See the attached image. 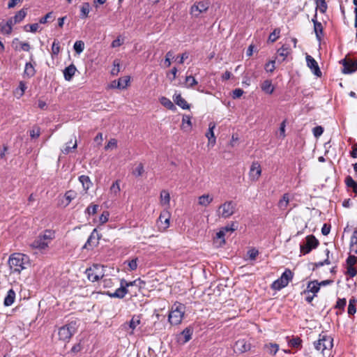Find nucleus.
<instances>
[{
	"label": "nucleus",
	"mask_w": 357,
	"mask_h": 357,
	"mask_svg": "<svg viewBox=\"0 0 357 357\" xmlns=\"http://www.w3.org/2000/svg\"><path fill=\"white\" fill-rule=\"evenodd\" d=\"M54 238V231L50 229H46L43 233L40 234L35 240L30 243V247L33 249L43 252L48 248L50 243Z\"/></svg>",
	"instance_id": "f257e3e1"
},
{
	"label": "nucleus",
	"mask_w": 357,
	"mask_h": 357,
	"mask_svg": "<svg viewBox=\"0 0 357 357\" xmlns=\"http://www.w3.org/2000/svg\"><path fill=\"white\" fill-rule=\"evenodd\" d=\"M8 265L13 272L20 273L29 265V258L22 253H13L9 257Z\"/></svg>",
	"instance_id": "f03ea898"
},
{
	"label": "nucleus",
	"mask_w": 357,
	"mask_h": 357,
	"mask_svg": "<svg viewBox=\"0 0 357 357\" xmlns=\"http://www.w3.org/2000/svg\"><path fill=\"white\" fill-rule=\"evenodd\" d=\"M316 350L321 351L324 356H330L333 347V339L324 333L319 336V339L314 342Z\"/></svg>",
	"instance_id": "7ed1b4c3"
},
{
	"label": "nucleus",
	"mask_w": 357,
	"mask_h": 357,
	"mask_svg": "<svg viewBox=\"0 0 357 357\" xmlns=\"http://www.w3.org/2000/svg\"><path fill=\"white\" fill-rule=\"evenodd\" d=\"M185 312V306L180 303H175L172 305L168 316V320L172 325L181 324Z\"/></svg>",
	"instance_id": "20e7f679"
},
{
	"label": "nucleus",
	"mask_w": 357,
	"mask_h": 357,
	"mask_svg": "<svg viewBox=\"0 0 357 357\" xmlns=\"http://www.w3.org/2000/svg\"><path fill=\"white\" fill-rule=\"evenodd\" d=\"M236 208V202L231 200L225 201L218 206L216 215L220 218L227 219L235 213Z\"/></svg>",
	"instance_id": "39448f33"
},
{
	"label": "nucleus",
	"mask_w": 357,
	"mask_h": 357,
	"mask_svg": "<svg viewBox=\"0 0 357 357\" xmlns=\"http://www.w3.org/2000/svg\"><path fill=\"white\" fill-rule=\"evenodd\" d=\"M77 329V324L76 321H72L65 326L61 327L59 330V337L60 340L66 341L70 340L73 334L75 333Z\"/></svg>",
	"instance_id": "423d86ee"
},
{
	"label": "nucleus",
	"mask_w": 357,
	"mask_h": 357,
	"mask_svg": "<svg viewBox=\"0 0 357 357\" xmlns=\"http://www.w3.org/2000/svg\"><path fill=\"white\" fill-rule=\"evenodd\" d=\"M292 278L293 273L290 269L287 268L280 278L273 282L271 288L275 290H280L287 287Z\"/></svg>",
	"instance_id": "0eeeda50"
},
{
	"label": "nucleus",
	"mask_w": 357,
	"mask_h": 357,
	"mask_svg": "<svg viewBox=\"0 0 357 357\" xmlns=\"http://www.w3.org/2000/svg\"><path fill=\"white\" fill-rule=\"evenodd\" d=\"M88 279L94 282L102 279L104 276L103 266L95 264L86 270Z\"/></svg>",
	"instance_id": "6e6552de"
},
{
	"label": "nucleus",
	"mask_w": 357,
	"mask_h": 357,
	"mask_svg": "<svg viewBox=\"0 0 357 357\" xmlns=\"http://www.w3.org/2000/svg\"><path fill=\"white\" fill-rule=\"evenodd\" d=\"M318 245V240L313 235H309L306 237L305 244L300 245L301 252L303 255L308 254L312 249L316 248Z\"/></svg>",
	"instance_id": "1a4fd4ad"
},
{
	"label": "nucleus",
	"mask_w": 357,
	"mask_h": 357,
	"mask_svg": "<svg viewBox=\"0 0 357 357\" xmlns=\"http://www.w3.org/2000/svg\"><path fill=\"white\" fill-rule=\"evenodd\" d=\"M208 8V1L196 2L191 6L190 14L195 17H199L202 13L206 12Z\"/></svg>",
	"instance_id": "9d476101"
},
{
	"label": "nucleus",
	"mask_w": 357,
	"mask_h": 357,
	"mask_svg": "<svg viewBox=\"0 0 357 357\" xmlns=\"http://www.w3.org/2000/svg\"><path fill=\"white\" fill-rule=\"evenodd\" d=\"M251 349V344L245 339H240L235 342L234 351L239 354L247 352Z\"/></svg>",
	"instance_id": "9b49d317"
},
{
	"label": "nucleus",
	"mask_w": 357,
	"mask_h": 357,
	"mask_svg": "<svg viewBox=\"0 0 357 357\" xmlns=\"http://www.w3.org/2000/svg\"><path fill=\"white\" fill-rule=\"evenodd\" d=\"M305 59L307 67L310 68L314 75L320 77L322 73L317 61L312 56L308 54H307Z\"/></svg>",
	"instance_id": "f8f14e48"
},
{
	"label": "nucleus",
	"mask_w": 357,
	"mask_h": 357,
	"mask_svg": "<svg viewBox=\"0 0 357 357\" xmlns=\"http://www.w3.org/2000/svg\"><path fill=\"white\" fill-rule=\"evenodd\" d=\"M343 68L342 70L344 74H350L357 70V60H343Z\"/></svg>",
	"instance_id": "ddd939ff"
},
{
	"label": "nucleus",
	"mask_w": 357,
	"mask_h": 357,
	"mask_svg": "<svg viewBox=\"0 0 357 357\" xmlns=\"http://www.w3.org/2000/svg\"><path fill=\"white\" fill-rule=\"evenodd\" d=\"M128 284L125 280L121 281V287L118 288L114 293H108L110 297L123 298L128 293Z\"/></svg>",
	"instance_id": "4468645a"
},
{
	"label": "nucleus",
	"mask_w": 357,
	"mask_h": 357,
	"mask_svg": "<svg viewBox=\"0 0 357 357\" xmlns=\"http://www.w3.org/2000/svg\"><path fill=\"white\" fill-rule=\"evenodd\" d=\"M261 174V168L258 162H252L249 172V176L250 180L256 181L259 179Z\"/></svg>",
	"instance_id": "2eb2a0df"
},
{
	"label": "nucleus",
	"mask_w": 357,
	"mask_h": 357,
	"mask_svg": "<svg viewBox=\"0 0 357 357\" xmlns=\"http://www.w3.org/2000/svg\"><path fill=\"white\" fill-rule=\"evenodd\" d=\"M98 234L97 233L96 229H94L88 238L87 241L83 246V248L89 249L90 248L95 246L98 243Z\"/></svg>",
	"instance_id": "dca6fc26"
},
{
	"label": "nucleus",
	"mask_w": 357,
	"mask_h": 357,
	"mask_svg": "<svg viewBox=\"0 0 357 357\" xmlns=\"http://www.w3.org/2000/svg\"><path fill=\"white\" fill-rule=\"evenodd\" d=\"M130 82V77H123L121 78H119L118 81H113L109 87L112 89H126Z\"/></svg>",
	"instance_id": "f3484780"
},
{
	"label": "nucleus",
	"mask_w": 357,
	"mask_h": 357,
	"mask_svg": "<svg viewBox=\"0 0 357 357\" xmlns=\"http://www.w3.org/2000/svg\"><path fill=\"white\" fill-rule=\"evenodd\" d=\"M215 128V124L213 122H211L208 125V130L206 133V137L208 139V145L214 146L216 142L215 137L214 135L213 130Z\"/></svg>",
	"instance_id": "a211bd4d"
},
{
	"label": "nucleus",
	"mask_w": 357,
	"mask_h": 357,
	"mask_svg": "<svg viewBox=\"0 0 357 357\" xmlns=\"http://www.w3.org/2000/svg\"><path fill=\"white\" fill-rule=\"evenodd\" d=\"M320 289V287L318 284L317 280L310 281L307 283V289L303 291V294L311 292L314 294V296H317V294L319 292Z\"/></svg>",
	"instance_id": "6ab92c4d"
},
{
	"label": "nucleus",
	"mask_w": 357,
	"mask_h": 357,
	"mask_svg": "<svg viewBox=\"0 0 357 357\" xmlns=\"http://www.w3.org/2000/svg\"><path fill=\"white\" fill-rule=\"evenodd\" d=\"M36 63H32L31 62H28L25 64L24 70V77L27 78L33 77L36 74L35 69Z\"/></svg>",
	"instance_id": "aec40b11"
},
{
	"label": "nucleus",
	"mask_w": 357,
	"mask_h": 357,
	"mask_svg": "<svg viewBox=\"0 0 357 357\" xmlns=\"http://www.w3.org/2000/svg\"><path fill=\"white\" fill-rule=\"evenodd\" d=\"M141 314H135L132 317L130 321L128 322V327L132 330L130 333V335L134 333V331L141 323Z\"/></svg>",
	"instance_id": "412c9836"
},
{
	"label": "nucleus",
	"mask_w": 357,
	"mask_h": 357,
	"mask_svg": "<svg viewBox=\"0 0 357 357\" xmlns=\"http://www.w3.org/2000/svg\"><path fill=\"white\" fill-rule=\"evenodd\" d=\"M312 22L314 24V30L316 33V36L317 39L320 40L323 34V26L321 22L317 20V15H315L314 17L312 19Z\"/></svg>",
	"instance_id": "4be33fe9"
},
{
	"label": "nucleus",
	"mask_w": 357,
	"mask_h": 357,
	"mask_svg": "<svg viewBox=\"0 0 357 357\" xmlns=\"http://www.w3.org/2000/svg\"><path fill=\"white\" fill-rule=\"evenodd\" d=\"M76 70H77L76 67L73 64H71V65L68 66V67H66L63 70V75H64L65 79L67 81H70L72 79L73 77L74 76Z\"/></svg>",
	"instance_id": "5701e85b"
},
{
	"label": "nucleus",
	"mask_w": 357,
	"mask_h": 357,
	"mask_svg": "<svg viewBox=\"0 0 357 357\" xmlns=\"http://www.w3.org/2000/svg\"><path fill=\"white\" fill-rule=\"evenodd\" d=\"M213 200V196L208 194H204L198 197V204L206 207L208 206Z\"/></svg>",
	"instance_id": "b1692460"
},
{
	"label": "nucleus",
	"mask_w": 357,
	"mask_h": 357,
	"mask_svg": "<svg viewBox=\"0 0 357 357\" xmlns=\"http://www.w3.org/2000/svg\"><path fill=\"white\" fill-rule=\"evenodd\" d=\"M169 219H170V214L167 211H164L161 212V213L158 218V221L160 222L162 224L164 223V226H163L164 229L169 227Z\"/></svg>",
	"instance_id": "393cba45"
},
{
	"label": "nucleus",
	"mask_w": 357,
	"mask_h": 357,
	"mask_svg": "<svg viewBox=\"0 0 357 357\" xmlns=\"http://www.w3.org/2000/svg\"><path fill=\"white\" fill-rule=\"evenodd\" d=\"M174 100L177 105L181 107L182 109H188L190 108V105L187 103L185 100L182 98L180 93L175 94L174 96Z\"/></svg>",
	"instance_id": "a878e982"
},
{
	"label": "nucleus",
	"mask_w": 357,
	"mask_h": 357,
	"mask_svg": "<svg viewBox=\"0 0 357 357\" xmlns=\"http://www.w3.org/2000/svg\"><path fill=\"white\" fill-rule=\"evenodd\" d=\"M15 298V292L11 289L8 291L6 296L4 298V305L10 306L14 303Z\"/></svg>",
	"instance_id": "bb28decb"
},
{
	"label": "nucleus",
	"mask_w": 357,
	"mask_h": 357,
	"mask_svg": "<svg viewBox=\"0 0 357 357\" xmlns=\"http://www.w3.org/2000/svg\"><path fill=\"white\" fill-rule=\"evenodd\" d=\"M261 90L268 94H272L274 91V86L271 80L266 79L263 82L261 86Z\"/></svg>",
	"instance_id": "cd10ccee"
},
{
	"label": "nucleus",
	"mask_w": 357,
	"mask_h": 357,
	"mask_svg": "<svg viewBox=\"0 0 357 357\" xmlns=\"http://www.w3.org/2000/svg\"><path fill=\"white\" fill-rule=\"evenodd\" d=\"M350 248L351 251L357 254V229L354 231L351 237Z\"/></svg>",
	"instance_id": "c85d7f7f"
},
{
	"label": "nucleus",
	"mask_w": 357,
	"mask_h": 357,
	"mask_svg": "<svg viewBox=\"0 0 357 357\" xmlns=\"http://www.w3.org/2000/svg\"><path fill=\"white\" fill-rule=\"evenodd\" d=\"M289 202V194L285 193L283 195L282 197L278 202V207L281 210H285Z\"/></svg>",
	"instance_id": "c756f323"
},
{
	"label": "nucleus",
	"mask_w": 357,
	"mask_h": 357,
	"mask_svg": "<svg viewBox=\"0 0 357 357\" xmlns=\"http://www.w3.org/2000/svg\"><path fill=\"white\" fill-rule=\"evenodd\" d=\"M79 181L82 183L83 188L86 191L90 188V187L92 184L91 182V180L88 176H85V175L80 176L79 177Z\"/></svg>",
	"instance_id": "7c9ffc66"
},
{
	"label": "nucleus",
	"mask_w": 357,
	"mask_h": 357,
	"mask_svg": "<svg viewBox=\"0 0 357 357\" xmlns=\"http://www.w3.org/2000/svg\"><path fill=\"white\" fill-rule=\"evenodd\" d=\"M345 183L347 187L351 188L353 192L357 195V182L355 181L351 176H348L345 178Z\"/></svg>",
	"instance_id": "2f4dec72"
},
{
	"label": "nucleus",
	"mask_w": 357,
	"mask_h": 357,
	"mask_svg": "<svg viewBox=\"0 0 357 357\" xmlns=\"http://www.w3.org/2000/svg\"><path fill=\"white\" fill-rule=\"evenodd\" d=\"M264 347L267 352L273 356L275 355L279 349V345L275 343H268L265 344Z\"/></svg>",
	"instance_id": "473e14b6"
},
{
	"label": "nucleus",
	"mask_w": 357,
	"mask_h": 357,
	"mask_svg": "<svg viewBox=\"0 0 357 357\" xmlns=\"http://www.w3.org/2000/svg\"><path fill=\"white\" fill-rule=\"evenodd\" d=\"M160 102L161 103V105H162L164 107H167V109H170V110H175L176 109V107L175 105L173 104V102L167 98L166 97H162L160 99Z\"/></svg>",
	"instance_id": "72a5a7b5"
},
{
	"label": "nucleus",
	"mask_w": 357,
	"mask_h": 357,
	"mask_svg": "<svg viewBox=\"0 0 357 357\" xmlns=\"http://www.w3.org/2000/svg\"><path fill=\"white\" fill-rule=\"evenodd\" d=\"M26 8H22L20 10H19L15 15L13 17L14 18V22L19 23L21 21L23 20V19L26 17L27 11Z\"/></svg>",
	"instance_id": "f704fd0d"
},
{
	"label": "nucleus",
	"mask_w": 357,
	"mask_h": 357,
	"mask_svg": "<svg viewBox=\"0 0 357 357\" xmlns=\"http://www.w3.org/2000/svg\"><path fill=\"white\" fill-rule=\"evenodd\" d=\"M170 201L169 193L167 190H162L160 192V202L162 205H168Z\"/></svg>",
	"instance_id": "c9c22d12"
},
{
	"label": "nucleus",
	"mask_w": 357,
	"mask_h": 357,
	"mask_svg": "<svg viewBox=\"0 0 357 357\" xmlns=\"http://www.w3.org/2000/svg\"><path fill=\"white\" fill-rule=\"evenodd\" d=\"M77 144L76 140L75 141V142L73 144L71 140L66 144V146L62 149V152L64 154H68L71 151L72 149H75L77 148Z\"/></svg>",
	"instance_id": "e433bc0d"
},
{
	"label": "nucleus",
	"mask_w": 357,
	"mask_h": 357,
	"mask_svg": "<svg viewBox=\"0 0 357 357\" xmlns=\"http://www.w3.org/2000/svg\"><path fill=\"white\" fill-rule=\"evenodd\" d=\"M192 332L189 328H185L181 333L180 339L183 338V342L186 343L191 339Z\"/></svg>",
	"instance_id": "4c0bfd02"
},
{
	"label": "nucleus",
	"mask_w": 357,
	"mask_h": 357,
	"mask_svg": "<svg viewBox=\"0 0 357 357\" xmlns=\"http://www.w3.org/2000/svg\"><path fill=\"white\" fill-rule=\"evenodd\" d=\"M75 52L78 54H81L84 50V43L82 40H77L73 45Z\"/></svg>",
	"instance_id": "58836bf2"
},
{
	"label": "nucleus",
	"mask_w": 357,
	"mask_h": 357,
	"mask_svg": "<svg viewBox=\"0 0 357 357\" xmlns=\"http://www.w3.org/2000/svg\"><path fill=\"white\" fill-rule=\"evenodd\" d=\"M13 29L10 25L6 24L3 22L0 23V31L3 34L9 35L11 33Z\"/></svg>",
	"instance_id": "ea45409f"
},
{
	"label": "nucleus",
	"mask_w": 357,
	"mask_h": 357,
	"mask_svg": "<svg viewBox=\"0 0 357 357\" xmlns=\"http://www.w3.org/2000/svg\"><path fill=\"white\" fill-rule=\"evenodd\" d=\"M356 300L353 298V299H350L349 301V306H348V314L349 315H354L356 312Z\"/></svg>",
	"instance_id": "a19ab883"
},
{
	"label": "nucleus",
	"mask_w": 357,
	"mask_h": 357,
	"mask_svg": "<svg viewBox=\"0 0 357 357\" xmlns=\"http://www.w3.org/2000/svg\"><path fill=\"white\" fill-rule=\"evenodd\" d=\"M185 84L186 87L192 88L194 86L197 84V82L194 77L190 75L185 77Z\"/></svg>",
	"instance_id": "79ce46f5"
},
{
	"label": "nucleus",
	"mask_w": 357,
	"mask_h": 357,
	"mask_svg": "<svg viewBox=\"0 0 357 357\" xmlns=\"http://www.w3.org/2000/svg\"><path fill=\"white\" fill-rule=\"evenodd\" d=\"M90 11V5L89 3H84L81 7V17L85 18L88 17Z\"/></svg>",
	"instance_id": "37998d69"
},
{
	"label": "nucleus",
	"mask_w": 357,
	"mask_h": 357,
	"mask_svg": "<svg viewBox=\"0 0 357 357\" xmlns=\"http://www.w3.org/2000/svg\"><path fill=\"white\" fill-rule=\"evenodd\" d=\"M280 29H275L272 33L269 35L268 40H270L271 43H274L277 40V39L280 37Z\"/></svg>",
	"instance_id": "c03bdc74"
},
{
	"label": "nucleus",
	"mask_w": 357,
	"mask_h": 357,
	"mask_svg": "<svg viewBox=\"0 0 357 357\" xmlns=\"http://www.w3.org/2000/svg\"><path fill=\"white\" fill-rule=\"evenodd\" d=\"M98 208V204H91L90 206H89L86 208L85 213L89 214V215H94L97 213Z\"/></svg>",
	"instance_id": "a18cd8bd"
},
{
	"label": "nucleus",
	"mask_w": 357,
	"mask_h": 357,
	"mask_svg": "<svg viewBox=\"0 0 357 357\" xmlns=\"http://www.w3.org/2000/svg\"><path fill=\"white\" fill-rule=\"evenodd\" d=\"M278 54L283 57V60L288 56L289 54V50L287 47L283 45L282 47L278 49Z\"/></svg>",
	"instance_id": "49530a36"
},
{
	"label": "nucleus",
	"mask_w": 357,
	"mask_h": 357,
	"mask_svg": "<svg viewBox=\"0 0 357 357\" xmlns=\"http://www.w3.org/2000/svg\"><path fill=\"white\" fill-rule=\"evenodd\" d=\"M144 165L142 163H139L133 170L132 174L135 176H140L144 173Z\"/></svg>",
	"instance_id": "de8ad7c7"
},
{
	"label": "nucleus",
	"mask_w": 357,
	"mask_h": 357,
	"mask_svg": "<svg viewBox=\"0 0 357 357\" xmlns=\"http://www.w3.org/2000/svg\"><path fill=\"white\" fill-rule=\"evenodd\" d=\"M60 51V45L59 42L56 40H54L52 45V52L54 55H57L59 53Z\"/></svg>",
	"instance_id": "09e8293b"
},
{
	"label": "nucleus",
	"mask_w": 357,
	"mask_h": 357,
	"mask_svg": "<svg viewBox=\"0 0 357 357\" xmlns=\"http://www.w3.org/2000/svg\"><path fill=\"white\" fill-rule=\"evenodd\" d=\"M347 301L345 298H339L337 301L335 308L344 310L345 306H346Z\"/></svg>",
	"instance_id": "8fccbe9b"
},
{
	"label": "nucleus",
	"mask_w": 357,
	"mask_h": 357,
	"mask_svg": "<svg viewBox=\"0 0 357 357\" xmlns=\"http://www.w3.org/2000/svg\"><path fill=\"white\" fill-rule=\"evenodd\" d=\"M247 255L249 257L250 259L255 260L256 257L258 256L259 252L257 249L252 248L248 251Z\"/></svg>",
	"instance_id": "3c124183"
},
{
	"label": "nucleus",
	"mask_w": 357,
	"mask_h": 357,
	"mask_svg": "<svg viewBox=\"0 0 357 357\" xmlns=\"http://www.w3.org/2000/svg\"><path fill=\"white\" fill-rule=\"evenodd\" d=\"M120 185L119 181H115L110 188L111 192L117 195L120 192Z\"/></svg>",
	"instance_id": "603ef678"
},
{
	"label": "nucleus",
	"mask_w": 357,
	"mask_h": 357,
	"mask_svg": "<svg viewBox=\"0 0 357 357\" xmlns=\"http://www.w3.org/2000/svg\"><path fill=\"white\" fill-rule=\"evenodd\" d=\"M301 340L299 337L293 338L289 342V344L292 347H298L301 344Z\"/></svg>",
	"instance_id": "864d4df0"
},
{
	"label": "nucleus",
	"mask_w": 357,
	"mask_h": 357,
	"mask_svg": "<svg viewBox=\"0 0 357 357\" xmlns=\"http://www.w3.org/2000/svg\"><path fill=\"white\" fill-rule=\"evenodd\" d=\"M76 192L73 190L67 191L65 194V197L68 203L76 197Z\"/></svg>",
	"instance_id": "5fc2aeb1"
},
{
	"label": "nucleus",
	"mask_w": 357,
	"mask_h": 357,
	"mask_svg": "<svg viewBox=\"0 0 357 357\" xmlns=\"http://www.w3.org/2000/svg\"><path fill=\"white\" fill-rule=\"evenodd\" d=\"M222 230H224L225 233L227 232H233L236 229V227L235 226L234 222H231L230 225H227L225 227L222 228Z\"/></svg>",
	"instance_id": "6e6d98bb"
},
{
	"label": "nucleus",
	"mask_w": 357,
	"mask_h": 357,
	"mask_svg": "<svg viewBox=\"0 0 357 357\" xmlns=\"http://www.w3.org/2000/svg\"><path fill=\"white\" fill-rule=\"evenodd\" d=\"M357 263V257L355 255H349L347 259V264L348 266H353Z\"/></svg>",
	"instance_id": "4d7b16f0"
},
{
	"label": "nucleus",
	"mask_w": 357,
	"mask_h": 357,
	"mask_svg": "<svg viewBox=\"0 0 357 357\" xmlns=\"http://www.w3.org/2000/svg\"><path fill=\"white\" fill-rule=\"evenodd\" d=\"M109 213L108 211H103L99 218V221L101 224L107 222L109 220Z\"/></svg>",
	"instance_id": "13d9d810"
},
{
	"label": "nucleus",
	"mask_w": 357,
	"mask_h": 357,
	"mask_svg": "<svg viewBox=\"0 0 357 357\" xmlns=\"http://www.w3.org/2000/svg\"><path fill=\"white\" fill-rule=\"evenodd\" d=\"M117 146V141L115 139H111L107 144L105 146V149L108 150L109 149H114Z\"/></svg>",
	"instance_id": "bf43d9fd"
},
{
	"label": "nucleus",
	"mask_w": 357,
	"mask_h": 357,
	"mask_svg": "<svg viewBox=\"0 0 357 357\" xmlns=\"http://www.w3.org/2000/svg\"><path fill=\"white\" fill-rule=\"evenodd\" d=\"M275 60L269 61L268 63L266 64L265 70L267 72H270V73L273 72L275 70Z\"/></svg>",
	"instance_id": "052dcab7"
},
{
	"label": "nucleus",
	"mask_w": 357,
	"mask_h": 357,
	"mask_svg": "<svg viewBox=\"0 0 357 357\" xmlns=\"http://www.w3.org/2000/svg\"><path fill=\"white\" fill-rule=\"evenodd\" d=\"M40 128L38 127H34L30 130V136L31 138H38L40 136Z\"/></svg>",
	"instance_id": "680f3d73"
},
{
	"label": "nucleus",
	"mask_w": 357,
	"mask_h": 357,
	"mask_svg": "<svg viewBox=\"0 0 357 357\" xmlns=\"http://www.w3.org/2000/svg\"><path fill=\"white\" fill-rule=\"evenodd\" d=\"M323 132L324 128L321 126H316L313 128V134L316 137L321 136Z\"/></svg>",
	"instance_id": "e2e57ef3"
},
{
	"label": "nucleus",
	"mask_w": 357,
	"mask_h": 357,
	"mask_svg": "<svg viewBox=\"0 0 357 357\" xmlns=\"http://www.w3.org/2000/svg\"><path fill=\"white\" fill-rule=\"evenodd\" d=\"M285 127H286V121H283L280 126V137L282 139L285 137Z\"/></svg>",
	"instance_id": "0e129e2a"
},
{
	"label": "nucleus",
	"mask_w": 357,
	"mask_h": 357,
	"mask_svg": "<svg viewBox=\"0 0 357 357\" xmlns=\"http://www.w3.org/2000/svg\"><path fill=\"white\" fill-rule=\"evenodd\" d=\"M120 71L119 63L116 60L114 61V68L112 70V74L115 75H117Z\"/></svg>",
	"instance_id": "69168bd1"
},
{
	"label": "nucleus",
	"mask_w": 357,
	"mask_h": 357,
	"mask_svg": "<svg viewBox=\"0 0 357 357\" xmlns=\"http://www.w3.org/2000/svg\"><path fill=\"white\" fill-rule=\"evenodd\" d=\"M347 274L353 278L357 274V271L353 266H347Z\"/></svg>",
	"instance_id": "338daca9"
},
{
	"label": "nucleus",
	"mask_w": 357,
	"mask_h": 357,
	"mask_svg": "<svg viewBox=\"0 0 357 357\" xmlns=\"http://www.w3.org/2000/svg\"><path fill=\"white\" fill-rule=\"evenodd\" d=\"M243 94V91L241 89H236L233 91V98H238Z\"/></svg>",
	"instance_id": "774afa93"
}]
</instances>
